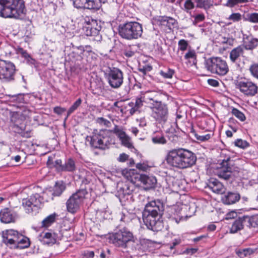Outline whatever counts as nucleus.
<instances>
[{"label": "nucleus", "mask_w": 258, "mask_h": 258, "mask_svg": "<svg viewBox=\"0 0 258 258\" xmlns=\"http://www.w3.org/2000/svg\"><path fill=\"white\" fill-rule=\"evenodd\" d=\"M96 8L95 4L93 0H87L83 9H94Z\"/></svg>", "instance_id": "8fccbe9b"}, {"label": "nucleus", "mask_w": 258, "mask_h": 258, "mask_svg": "<svg viewBox=\"0 0 258 258\" xmlns=\"http://www.w3.org/2000/svg\"><path fill=\"white\" fill-rule=\"evenodd\" d=\"M256 249L251 248H246L244 249H239L236 250V253L240 258H244L253 254Z\"/></svg>", "instance_id": "cd10ccee"}, {"label": "nucleus", "mask_w": 258, "mask_h": 258, "mask_svg": "<svg viewBox=\"0 0 258 258\" xmlns=\"http://www.w3.org/2000/svg\"><path fill=\"white\" fill-rule=\"evenodd\" d=\"M109 85L114 89L119 88L123 82V72L118 68L110 69L105 74Z\"/></svg>", "instance_id": "9d476101"}, {"label": "nucleus", "mask_w": 258, "mask_h": 258, "mask_svg": "<svg viewBox=\"0 0 258 258\" xmlns=\"http://www.w3.org/2000/svg\"><path fill=\"white\" fill-rule=\"evenodd\" d=\"M205 66L209 72L219 76H225L229 72L226 61L220 57H212L207 59L205 61Z\"/></svg>", "instance_id": "423d86ee"}, {"label": "nucleus", "mask_w": 258, "mask_h": 258, "mask_svg": "<svg viewBox=\"0 0 258 258\" xmlns=\"http://www.w3.org/2000/svg\"><path fill=\"white\" fill-rule=\"evenodd\" d=\"M181 242V239H175L173 241L172 245L170 246V249H172L174 248L175 246L177 245L180 244Z\"/></svg>", "instance_id": "e2e57ef3"}, {"label": "nucleus", "mask_w": 258, "mask_h": 258, "mask_svg": "<svg viewBox=\"0 0 258 258\" xmlns=\"http://www.w3.org/2000/svg\"><path fill=\"white\" fill-rule=\"evenodd\" d=\"M240 199V195L237 192H228L222 198V201L226 205H231L238 202Z\"/></svg>", "instance_id": "b1692460"}, {"label": "nucleus", "mask_w": 258, "mask_h": 258, "mask_svg": "<svg viewBox=\"0 0 258 258\" xmlns=\"http://www.w3.org/2000/svg\"><path fill=\"white\" fill-rule=\"evenodd\" d=\"M174 73L173 70L168 69L165 71H161L160 74L164 78L171 79L172 78L173 75Z\"/></svg>", "instance_id": "e433bc0d"}, {"label": "nucleus", "mask_w": 258, "mask_h": 258, "mask_svg": "<svg viewBox=\"0 0 258 258\" xmlns=\"http://www.w3.org/2000/svg\"><path fill=\"white\" fill-rule=\"evenodd\" d=\"M96 121L99 124L103 125L106 127H109L111 125V122L109 120L102 117H98L96 119Z\"/></svg>", "instance_id": "de8ad7c7"}, {"label": "nucleus", "mask_w": 258, "mask_h": 258, "mask_svg": "<svg viewBox=\"0 0 258 258\" xmlns=\"http://www.w3.org/2000/svg\"><path fill=\"white\" fill-rule=\"evenodd\" d=\"M232 114L236 116L241 121H244L245 119L244 114L236 108H233L231 111Z\"/></svg>", "instance_id": "a19ab883"}, {"label": "nucleus", "mask_w": 258, "mask_h": 258, "mask_svg": "<svg viewBox=\"0 0 258 258\" xmlns=\"http://www.w3.org/2000/svg\"><path fill=\"white\" fill-rule=\"evenodd\" d=\"M87 194L86 190L82 189L72 195L66 203L68 211L72 213L77 212L80 209Z\"/></svg>", "instance_id": "1a4fd4ad"}, {"label": "nucleus", "mask_w": 258, "mask_h": 258, "mask_svg": "<svg viewBox=\"0 0 258 258\" xmlns=\"http://www.w3.org/2000/svg\"><path fill=\"white\" fill-rule=\"evenodd\" d=\"M165 160L170 166L178 169H185L194 165L197 158L192 152L180 148L169 151Z\"/></svg>", "instance_id": "f257e3e1"}, {"label": "nucleus", "mask_w": 258, "mask_h": 258, "mask_svg": "<svg viewBox=\"0 0 258 258\" xmlns=\"http://www.w3.org/2000/svg\"><path fill=\"white\" fill-rule=\"evenodd\" d=\"M230 157L229 156L223 159L220 164V167L217 169L216 174L220 178L228 179L231 176L232 167H231Z\"/></svg>", "instance_id": "ddd939ff"}, {"label": "nucleus", "mask_w": 258, "mask_h": 258, "mask_svg": "<svg viewBox=\"0 0 258 258\" xmlns=\"http://www.w3.org/2000/svg\"><path fill=\"white\" fill-rule=\"evenodd\" d=\"M76 166L74 161L69 159L62 166L60 167L61 171L72 172L75 170Z\"/></svg>", "instance_id": "c756f323"}, {"label": "nucleus", "mask_w": 258, "mask_h": 258, "mask_svg": "<svg viewBox=\"0 0 258 258\" xmlns=\"http://www.w3.org/2000/svg\"><path fill=\"white\" fill-rule=\"evenodd\" d=\"M152 67L150 66H145L143 67H140L139 71L142 72L143 75H146L147 72H150L152 70Z\"/></svg>", "instance_id": "5fc2aeb1"}, {"label": "nucleus", "mask_w": 258, "mask_h": 258, "mask_svg": "<svg viewBox=\"0 0 258 258\" xmlns=\"http://www.w3.org/2000/svg\"><path fill=\"white\" fill-rule=\"evenodd\" d=\"M232 226H258V215L239 217Z\"/></svg>", "instance_id": "6ab92c4d"}, {"label": "nucleus", "mask_w": 258, "mask_h": 258, "mask_svg": "<svg viewBox=\"0 0 258 258\" xmlns=\"http://www.w3.org/2000/svg\"><path fill=\"white\" fill-rule=\"evenodd\" d=\"M243 227H231L230 229V232L231 233H235L237 231L240 230Z\"/></svg>", "instance_id": "0e129e2a"}, {"label": "nucleus", "mask_w": 258, "mask_h": 258, "mask_svg": "<svg viewBox=\"0 0 258 258\" xmlns=\"http://www.w3.org/2000/svg\"><path fill=\"white\" fill-rule=\"evenodd\" d=\"M74 6L78 9H83L87 0H73Z\"/></svg>", "instance_id": "09e8293b"}, {"label": "nucleus", "mask_w": 258, "mask_h": 258, "mask_svg": "<svg viewBox=\"0 0 258 258\" xmlns=\"http://www.w3.org/2000/svg\"><path fill=\"white\" fill-rule=\"evenodd\" d=\"M20 233L13 229L7 230L2 233L3 242L11 248H16Z\"/></svg>", "instance_id": "f8f14e48"}, {"label": "nucleus", "mask_w": 258, "mask_h": 258, "mask_svg": "<svg viewBox=\"0 0 258 258\" xmlns=\"http://www.w3.org/2000/svg\"><path fill=\"white\" fill-rule=\"evenodd\" d=\"M24 12L23 0H0V16L18 19Z\"/></svg>", "instance_id": "f03ea898"}, {"label": "nucleus", "mask_w": 258, "mask_h": 258, "mask_svg": "<svg viewBox=\"0 0 258 258\" xmlns=\"http://www.w3.org/2000/svg\"><path fill=\"white\" fill-rule=\"evenodd\" d=\"M143 101L142 100L141 98H137L136 100L135 103L134 102H131L128 103V105L130 106H135L138 109L140 108L141 106H143Z\"/></svg>", "instance_id": "603ef678"}, {"label": "nucleus", "mask_w": 258, "mask_h": 258, "mask_svg": "<svg viewBox=\"0 0 258 258\" xmlns=\"http://www.w3.org/2000/svg\"><path fill=\"white\" fill-rule=\"evenodd\" d=\"M159 95V93L156 91H147L144 95V101L149 105V107H150L152 103L159 101L158 100Z\"/></svg>", "instance_id": "393cba45"}, {"label": "nucleus", "mask_w": 258, "mask_h": 258, "mask_svg": "<svg viewBox=\"0 0 258 258\" xmlns=\"http://www.w3.org/2000/svg\"><path fill=\"white\" fill-rule=\"evenodd\" d=\"M66 111V109L60 107H55L54 108V112L58 114H61Z\"/></svg>", "instance_id": "bf43d9fd"}, {"label": "nucleus", "mask_w": 258, "mask_h": 258, "mask_svg": "<svg viewBox=\"0 0 258 258\" xmlns=\"http://www.w3.org/2000/svg\"><path fill=\"white\" fill-rule=\"evenodd\" d=\"M208 84L213 87H217L219 85V83L218 81L214 79H209L208 80Z\"/></svg>", "instance_id": "13d9d810"}, {"label": "nucleus", "mask_w": 258, "mask_h": 258, "mask_svg": "<svg viewBox=\"0 0 258 258\" xmlns=\"http://www.w3.org/2000/svg\"><path fill=\"white\" fill-rule=\"evenodd\" d=\"M152 243V241L149 239H143L140 240V244L144 250L148 249L151 246Z\"/></svg>", "instance_id": "c03bdc74"}, {"label": "nucleus", "mask_w": 258, "mask_h": 258, "mask_svg": "<svg viewBox=\"0 0 258 258\" xmlns=\"http://www.w3.org/2000/svg\"><path fill=\"white\" fill-rule=\"evenodd\" d=\"M152 140L155 144H164L166 143V140L162 135H157L152 138Z\"/></svg>", "instance_id": "37998d69"}, {"label": "nucleus", "mask_w": 258, "mask_h": 258, "mask_svg": "<svg viewBox=\"0 0 258 258\" xmlns=\"http://www.w3.org/2000/svg\"><path fill=\"white\" fill-rule=\"evenodd\" d=\"M238 86L240 91L247 96H252L257 92V86L251 81H240Z\"/></svg>", "instance_id": "2eb2a0df"}, {"label": "nucleus", "mask_w": 258, "mask_h": 258, "mask_svg": "<svg viewBox=\"0 0 258 258\" xmlns=\"http://www.w3.org/2000/svg\"><path fill=\"white\" fill-rule=\"evenodd\" d=\"M16 218V214L12 213L8 208H5L0 211V220L4 224L14 222Z\"/></svg>", "instance_id": "aec40b11"}, {"label": "nucleus", "mask_w": 258, "mask_h": 258, "mask_svg": "<svg viewBox=\"0 0 258 258\" xmlns=\"http://www.w3.org/2000/svg\"><path fill=\"white\" fill-rule=\"evenodd\" d=\"M112 130H101L99 131L95 130L92 135L87 137V140L90 141V145L95 148L105 150L108 148L110 144V136Z\"/></svg>", "instance_id": "20e7f679"}, {"label": "nucleus", "mask_w": 258, "mask_h": 258, "mask_svg": "<svg viewBox=\"0 0 258 258\" xmlns=\"http://www.w3.org/2000/svg\"><path fill=\"white\" fill-rule=\"evenodd\" d=\"M16 67L11 61L0 59V79L10 81L14 79Z\"/></svg>", "instance_id": "9b49d317"}, {"label": "nucleus", "mask_w": 258, "mask_h": 258, "mask_svg": "<svg viewBox=\"0 0 258 258\" xmlns=\"http://www.w3.org/2000/svg\"><path fill=\"white\" fill-rule=\"evenodd\" d=\"M228 19L233 22H239L241 20V15L239 13H232L229 16Z\"/></svg>", "instance_id": "a18cd8bd"}, {"label": "nucleus", "mask_w": 258, "mask_h": 258, "mask_svg": "<svg viewBox=\"0 0 258 258\" xmlns=\"http://www.w3.org/2000/svg\"><path fill=\"white\" fill-rule=\"evenodd\" d=\"M122 174L123 177L131 183L136 186H140V180L142 174L138 173L136 170L125 169L122 170Z\"/></svg>", "instance_id": "a211bd4d"}, {"label": "nucleus", "mask_w": 258, "mask_h": 258, "mask_svg": "<svg viewBox=\"0 0 258 258\" xmlns=\"http://www.w3.org/2000/svg\"><path fill=\"white\" fill-rule=\"evenodd\" d=\"M53 166L55 167L57 170H60V167L62 166L61 165V161L60 160H56L54 163Z\"/></svg>", "instance_id": "052dcab7"}, {"label": "nucleus", "mask_w": 258, "mask_h": 258, "mask_svg": "<svg viewBox=\"0 0 258 258\" xmlns=\"http://www.w3.org/2000/svg\"><path fill=\"white\" fill-rule=\"evenodd\" d=\"M248 2V0H228L225 6L229 8H233L239 4L246 3Z\"/></svg>", "instance_id": "c9c22d12"}, {"label": "nucleus", "mask_w": 258, "mask_h": 258, "mask_svg": "<svg viewBox=\"0 0 258 258\" xmlns=\"http://www.w3.org/2000/svg\"><path fill=\"white\" fill-rule=\"evenodd\" d=\"M249 70L251 75L258 80V63L251 64Z\"/></svg>", "instance_id": "58836bf2"}, {"label": "nucleus", "mask_w": 258, "mask_h": 258, "mask_svg": "<svg viewBox=\"0 0 258 258\" xmlns=\"http://www.w3.org/2000/svg\"><path fill=\"white\" fill-rule=\"evenodd\" d=\"M18 53L19 54H21L23 57H24V58H25L26 59L31 58L30 56V55L27 52V51H25V50H24L22 48H20L18 49Z\"/></svg>", "instance_id": "6e6d98bb"}, {"label": "nucleus", "mask_w": 258, "mask_h": 258, "mask_svg": "<svg viewBox=\"0 0 258 258\" xmlns=\"http://www.w3.org/2000/svg\"><path fill=\"white\" fill-rule=\"evenodd\" d=\"M141 177L140 185L142 183L148 188L154 187L157 182L156 178L154 176H149L145 174H142Z\"/></svg>", "instance_id": "a878e982"}, {"label": "nucleus", "mask_w": 258, "mask_h": 258, "mask_svg": "<svg viewBox=\"0 0 258 258\" xmlns=\"http://www.w3.org/2000/svg\"><path fill=\"white\" fill-rule=\"evenodd\" d=\"M237 216V213L234 211H232L226 215V219H231L236 218Z\"/></svg>", "instance_id": "4d7b16f0"}, {"label": "nucleus", "mask_w": 258, "mask_h": 258, "mask_svg": "<svg viewBox=\"0 0 258 258\" xmlns=\"http://www.w3.org/2000/svg\"><path fill=\"white\" fill-rule=\"evenodd\" d=\"M112 133L115 134L117 137L119 139L121 142V144L124 146L131 148L133 147L132 143L131 141V138L125 133L124 131L117 125H115Z\"/></svg>", "instance_id": "f3484780"}, {"label": "nucleus", "mask_w": 258, "mask_h": 258, "mask_svg": "<svg viewBox=\"0 0 258 258\" xmlns=\"http://www.w3.org/2000/svg\"><path fill=\"white\" fill-rule=\"evenodd\" d=\"M151 110V116L158 122H165L168 118V108L167 104L162 101L152 103L149 107Z\"/></svg>", "instance_id": "6e6552de"}, {"label": "nucleus", "mask_w": 258, "mask_h": 258, "mask_svg": "<svg viewBox=\"0 0 258 258\" xmlns=\"http://www.w3.org/2000/svg\"><path fill=\"white\" fill-rule=\"evenodd\" d=\"M64 184L62 182H57L54 187V191L53 195L56 196H60L65 189Z\"/></svg>", "instance_id": "2f4dec72"}, {"label": "nucleus", "mask_w": 258, "mask_h": 258, "mask_svg": "<svg viewBox=\"0 0 258 258\" xmlns=\"http://www.w3.org/2000/svg\"><path fill=\"white\" fill-rule=\"evenodd\" d=\"M197 3V7L208 9L210 8L212 4L210 0H194Z\"/></svg>", "instance_id": "72a5a7b5"}, {"label": "nucleus", "mask_w": 258, "mask_h": 258, "mask_svg": "<svg viewBox=\"0 0 258 258\" xmlns=\"http://www.w3.org/2000/svg\"><path fill=\"white\" fill-rule=\"evenodd\" d=\"M234 144L236 146L242 149H245L249 145V143L247 141L241 139H237L235 141Z\"/></svg>", "instance_id": "79ce46f5"}, {"label": "nucleus", "mask_w": 258, "mask_h": 258, "mask_svg": "<svg viewBox=\"0 0 258 258\" xmlns=\"http://www.w3.org/2000/svg\"><path fill=\"white\" fill-rule=\"evenodd\" d=\"M82 100L81 98L78 99L76 102L71 106L68 111V116L72 114L81 104Z\"/></svg>", "instance_id": "4c0bfd02"}, {"label": "nucleus", "mask_w": 258, "mask_h": 258, "mask_svg": "<svg viewBox=\"0 0 258 258\" xmlns=\"http://www.w3.org/2000/svg\"><path fill=\"white\" fill-rule=\"evenodd\" d=\"M208 186L214 192L217 194H221L225 191V188L223 185L216 179H211Z\"/></svg>", "instance_id": "4be33fe9"}, {"label": "nucleus", "mask_w": 258, "mask_h": 258, "mask_svg": "<svg viewBox=\"0 0 258 258\" xmlns=\"http://www.w3.org/2000/svg\"><path fill=\"white\" fill-rule=\"evenodd\" d=\"M40 204V197L37 194L32 195L29 198L23 199L22 201V206L28 213L37 210Z\"/></svg>", "instance_id": "4468645a"}, {"label": "nucleus", "mask_w": 258, "mask_h": 258, "mask_svg": "<svg viewBox=\"0 0 258 258\" xmlns=\"http://www.w3.org/2000/svg\"><path fill=\"white\" fill-rule=\"evenodd\" d=\"M192 17L194 18L193 24L195 25H197L199 22H203L205 19L204 14H199L195 16H193Z\"/></svg>", "instance_id": "49530a36"}, {"label": "nucleus", "mask_w": 258, "mask_h": 258, "mask_svg": "<svg viewBox=\"0 0 258 258\" xmlns=\"http://www.w3.org/2000/svg\"><path fill=\"white\" fill-rule=\"evenodd\" d=\"M164 206L159 200L148 202L145 207L143 213V220L146 226H155L156 219L162 214Z\"/></svg>", "instance_id": "7ed1b4c3"}, {"label": "nucleus", "mask_w": 258, "mask_h": 258, "mask_svg": "<svg viewBox=\"0 0 258 258\" xmlns=\"http://www.w3.org/2000/svg\"><path fill=\"white\" fill-rule=\"evenodd\" d=\"M136 167L137 168L143 171H145L147 168V166L146 164L141 163L137 164Z\"/></svg>", "instance_id": "680f3d73"}, {"label": "nucleus", "mask_w": 258, "mask_h": 258, "mask_svg": "<svg viewBox=\"0 0 258 258\" xmlns=\"http://www.w3.org/2000/svg\"><path fill=\"white\" fill-rule=\"evenodd\" d=\"M245 20L251 23H258V13H253L248 14Z\"/></svg>", "instance_id": "ea45409f"}, {"label": "nucleus", "mask_w": 258, "mask_h": 258, "mask_svg": "<svg viewBox=\"0 0 258 258\" xmlns=\"http://www.w3.org/2000/svg\"><path fill=\"white\" fill-rule=\"evenodd\" d=\"M198 250V249L197 248H187L185 250V252L188 254H194Z\"/></svg>", "instance_id": "338daca9"}, {"label": "nucleus", "mask_w": 258, "mask_h": 258, "mask_svg": "<svg viewBox=\"0 0 258 258\" xmlns=\"http://www.w3.org/2000/svg\"><path fill=\"white\" fill-rule=\"evenodd\" d=\"M185 58L186 59H191L194 63L196 60V53L194 51H189L185 55Z\"/></svg>", "instance_id": "864d4df0"}, {"label": "nucleus", "mask_w": 258, "mask_h": 258, "mask_svg": "<svg viewBox=\"0 0 258 258\" xmlns=\"http://www.w3.org/2000/svg\"><path fill=\"white\" fill-rule=\"evenodd\" d=\"M119 34L123 38L127 40L137 39L143 33L141 24L137 22H128L119 26Z\"/></svg>", "instance_id": "39448f33"}, {"label": "nucleus", "mask_w": 258, "mask_h": 258, "mask_svg": "<svg viewBox=\"0 0 258 258\" xmlns=\"http://www.w3.org/2000/svg\"><path fill=\"white\" fill-rule=\"evenodd\" d=\"M194 133L195 137L196 139L200 142H206L208 141L211 137L213 136V134L211 133L207 134L204 135H199L195 132H193Z\"/></svg>", "instance_id": "f704fd0d"}, {"label": "nucleus", "mask_w": 258, "mask_h": 258, "mask_svg": "<svg viewBox=\"0 0 258 258\" xmlns=\"http://www.w3.org/2000/svg\"><path fill=\"white\" fill-rule=\"evenodd\" d=\"M258 45V39L252 38L244 43L243 48L246 50H252Z\"/></svg>", "instance_id": "7c9ffc66"}, {"label": "nucleus", "mask_w": 258, "mask_h": 258, "mask_svg": "<svg viewBox=\"0 0 258 258\" xmlns=\"http://www.w3.org/2000/svg\"><path fill=\"white\" fill-rule=\"evenodd\" d=\"M243 53V47L239 46L233 49L230 53V59L233 62H235L237 59L241 56Z\"/></svg>", "instance_id": "bb28decb"}, {"label": "nucleus", "mask_w": 258, "mask_h": 258, "mask_svg": "<svg viewBox=\"0 0 258 258\" xmlns=\"http://www.w3.org/2000/svg\"><path fill=\"white\" fill-rule=\"evenodd\" d=\"M128 158V156L125 154H121L120 155L119 157V161L121 162H124L126 161Z\"/></svg>", "instance_id": "69168bd1"}, {"label": "nucleus", "mask_w": 258, "mask_h": 258, "mask_svg": "<svg viewBox=\"0 0 258 258\" xmlns=\"http://www.w3.org/2000/svg\"><path fill=\"white\" fill-rule=\"evenodd\" d=\"M156 22L159 25L165 26L170 29L172 26L177 24V21L174 18L167 16H159L156 19Z\"/></svg>", "instance_id": "5701e85b"}, {"label": "nucleus", "mask_w": 258, "mask_h": 258, "mask_svg": "<svg viewBox=\"0 0 258 258\" xmlns=\"http://www.w3.org/2000/svg\"><path fill=\"white\" fill-rule=\"evenodd\" d=\"M108 239L109 243L116 247L122 248H126L128 242H135L133 233L125 229L110 233Z\"/></svg>", "instance_id": "0eeeda50"}, {"label": "nucleus", "mask_w": 258, "mask_h": 258, "mask_svg": "<svg viewBox=\"0 0 258 258\" xmlns=\"http://www.w3.org/2000/svg\"><path fill=\"white\" fill-rule=\"evenodd\" d=\"M57 215L55 213L51 214L46 217L42 222V226H48L54 223L56 220Z\"/></svg>", "instance_id": "473e14b6"}, {"label": "nucleus", "mask_w": 258, "mask_h": 258, "mask_svg": "<svg viewBox=\"0 0 258 258\" xmlns=\"http://www.w3.org/2000/svg\"><path fill=\"white\" fill-rule=\"evenodd\" d=\"M19 240H18V245L16 248H27L30 245L29 239L22 234H19Z\"/></svg>", "instance_id": "c85d7f7f"}, {"label": "nucleus", "mask_w": 258, "mask_h": 258, "mask_svg": "<svg viewBox=\"0 0 258 258\" xmlns=\"http://www.w3.org/2000/svg\"><path fill=\"white\" fill-rule=\"evenodd\" d=\"M47 164L50 168L53 167L54 162L53 161V159L52 157H48Z\"/></svg>", "instance_id": "774afa93"}, {"label": "nucleus", "mask_w": 258, "mask_h": 258, "mask_svg": "<svg viewBox=\"0 0 258 258\" xmlns=\"http://www.w3.org/2000/svg\"><path fill=\"white\" fill-rule=\"evenodd\" d=\"M57 234L51 230H44L38 236V239L43 244L52 245L56 242Z\"/></svg>", "instance_id": "dca6fc26"}, {"label": "nucleus", "mask_w": 258, "mask_h": 258, "mask_svg": "<svg viewBox=\"0 0 258 258\" xmlns=\"http://www.w3.org/2000/svg\"><path fill=\"white\" fill-rule=\"evenodd\" d=\"M100 26L98 25L97 21L94 20H91L87 23V25L84 27L85 32L87 36H96L100 31Z\"/></svg>", "instance_id": "412c9836"}, {"label": "nucleus", "mask_w": 258, "mask_h": 258, "mask_svg": "<svg viewBox=\"0 0 258 258\" xmlns=\"http://www.w3.org/2000/svg\"><path fill=\"white\" fill-rule=\"evenodd\" d=\"M178 45L181 50L184 51L187 49L188 43L184 39H181L179 41Z\"/></svg>", "instance_id": "3c124183"}]
</instances>
